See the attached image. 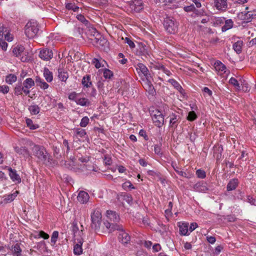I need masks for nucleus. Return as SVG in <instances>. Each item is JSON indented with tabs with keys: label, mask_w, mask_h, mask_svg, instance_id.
Here are the masks:
<instances>
[{
	"label": "nucleus",
	"mask_w": 256,
	"mask_h": 256,
	"mask_svg": "<svg viewBox=\"0 0 256 256\" xmlns=\"http://www.w3.org/2000/svg\"><path fill=\"white\" fill-rule=\"evenodd\" d=\"M215 68L216 70H220L222 72H225V70H226V66L220 62L218 61L214 63Z\"/></svg>",
	"instance_id": "obj_40"
},
{
	"label": "nucleus",
	"mask_w": 256,
	"mask_h": 256,
	"mask_svg": "<svg viewBox=\"0 0 256 256\" xmlns=\"http://www.w3.org/2000/svg\"><path fill=\"white\" fill-rule=\"evenodd\" d=\"M62 146L64 148H66V153L68 154L70 150V148L68 145V141L66 140H64L63 142Z\"/></svg>",
	"instance_id": "obj_57"
},
{
	"label": "nucleus",
	"mask_w": 256,
	"mask_h": 256,
	"mask_svg": "<svg viewBox=\"0 0 256 256\" xmlns=\"http://www.w3.org/2000/svg\"><path fill=\"white\" fill-rule=\"evenodd\" d=\"M124 200L128 204H132L133 198L131 194H125L124 195Z\"/></svg>",
	"instance_id": "obj_48"
},
{
	"label": "nucleus",
	"mask_w": 256,
	"mask_h": 256,
	"mask_svg": "<svg viewBox=\"0 0 256 256\" xmlns=\"http://www.w3.org/2000/svg\"><path fill=\"white\" fill-rule=\"evenodd\" d=\"M197 118V116L194 111L188 112L187 119L190 121H194Z\"/></svg>",
	"instance_id": "obj_47"
},
{
	"label": "nucleus",
	"mask_w": 256,
	"mask_h": 256,
	"mask_svg": "<svg viewBox=\"0 0 256 256\" xmlns=\"http://www.w3.org/2000/svg\"><path fill=\"white\" fill-rule=\"evenodd\" d=\"M250 204L252 205H256L255 202L256 200L254 199L252 197L250 196H247V198L246 200Z\"/></svg>",
	"instance_id": "obj_59"
},
{
	"label": "nucleus",
	"mask_w": 256,
	"mask_h": 256,
	"mask_svg": "<svg viewBox=\"0 0 256 256\" xmlns=\"http://www.w3.org/2000/svg\"><path fill=\"white\" fill-rule=\"evenodd\" d=\"M76 104L83 106H88L90 105V102L87 98H78L76 102Z\"/></svg>",
	"instance_id": "obj_29"
},
{
	"label": "nucleus",
	"mask_w": 256,
	"mask_h": 256,
	"mask_svg": "<svg viewBox=\"0 0 256 256\" xmlns=\"http://www.w3.org/2000/svg\"><path fill=\"white\" fill-rule=\"evenodd\" d=\"M154 152L158 156H161L162 153L161 152V148L160 146L156 144L154 146Z\"/></svg>",
	"instance_id": "obj_56"
},
{
	"label": "nucleus",
	"mask_w": 256,
	"mask_h": 256,
	"mask_svg": "<svg viewBox=\"0 0 256 256\" xmlns=\"http://www.w3.org/2000/svg\"><path fill=\"white\" fill-rule=\"evenodd\" d=\"M23 86L21 84H16L14 88V93L16 96L21 95L22 94Z\"/></svg>",
	"instance_id": "obj_39"
},
{
	"label": "nucleus",
	"mask_w": 256,
	"mask_h": 256,
	"mask_svg": "<svg viewBox=\"0 0 256 256\" xmlns=\"http://www.w3.org/2000/svg\"><path fill=\"white\" fill-rule=\"evenodd\" d=\"M202 91L204 93V94H207L208 96H212V91L207 87H204L203 88Z\"/></svg>",
	"instance_id": "obj_60"
},
{
	"label": "nucleus",
	"mask_w": 256,
	"mask_h": 256,
	"mask_svg": "<svg viewBox=\"0 0 256 256\" xmlns=\"http://www.w3.org/2000/svg\"><path fill=\"white\" fill-rule=\"evenodd\" d=\"M24 48L22 46H17L13 48L12 52L16 57L21 56L22 54L24 52Z\"/></svg>",
	"instance_id": "obj_27"
},
{
	"label": "nucleus",
	"mask_w": 256,
	"mask_h": 256,
	"mask_svg": "<svg viewBox=\"0 0 256 256\" xmlns=\"http://www.w3.org/2000/svg\"><path fill=\"white\" fill-rule=\"evenodd\" d=\"M193 188L195 191L202 192H206L208 190V184L203 181L196 183Z\"/></svg>",
	"instance_id": "obj_14"
},
{
	"label": "nucleus",
	"mask_w": 256,
	"mask_h": 256,
	"mask_svg": "<svg viewBox=\"0 0 256 256\" xmlns=\"http://www.w3.org/2000/svg\"><path fill=\"white\" fill-rule=\"evenodd\" d=\"M39 56L44 60H49L53 57V52L51 50L42 49L40 51Z\"/></svg>",
	"instance_id": "obj_13"
},
{
	"label": "nucleus",
	"mask_w": 256,
	"mask_h": 256,
	"mask_svg": "<svg viewBox=\"0 0 256 256\" xmlns=\"http://www.w3.org/2000/svg\"><path fill=\"white\" fill-rule=\"evenodd\" d=\"M198 226V225L196 222H192L190 224V228H188V230L190 232H192L193 230H194Z\"/></svg>",
	"instance_id": "obj_63"
},
{
	"label": "nucleus",
	"mask_w": 256,
	"mask_h": 256,
	"mask_svg": "<svg viewBox=\"0 0 256 256\" xmlns=\"http://www.w3.org/2000/svg\"><path fill=\"white\" fill-rule=\"evenodd\" d=\"M238 178H233L230 180L226 186L227 190L232 191L234 190L238 186Z\"/></svg>",
	"instance_id": "obj_23"
},
{
	"label": "nucleus",
	"mask_w": 256,
	"mask_h": 256,
	"mask_svg": "<svg viewBox=\"0 0 256 256\" xmlns=\"http://www.w3.org/2000/svg\"><path fill=\"white\" fill-rule=\"evenodd\" d=\"M196 174L198 178H204L206 176V172L200 169L196 170Z\"/></svg>",
	"instance_id": "obj_50"
},
{
	"label": "nucleus",
	"mask_w": 256,
	"mask_h": 256,
	"mask_svg": "<svg viewBox=\"0 0 256 256\" xmlns=\"http://www.w3.org/2000/svg\"><path fill=\"white\" fill-rule=\"evenodd\" d=\"M174 168L176 172L180 176L184 178H188L187 174L184 172L180 170L178 168Z\"/></svg>",
	"instance_id": "obj_55"
},
{
	"label": "nucleus",
	"mask_w": 256,
	"mask_h": 256,
	"mask_svg": "<svg viewBox=\"0 0 256 256\" xmlns=\"http://www.w3.org/2000/svg\"><path fill=\"white\" fill-rule=\"evenodd\" d=\"M195 9L196 8L194 4H191L189 6L184 7V10L187 12H192L195 10Z\"/></svg>",
	"instance_id": "obj_58"
},
{
	"label": "nucleus",
	"mask_w": 256,
	"mask_h": 256,
	"mask_svg": "<svg viewBox=\"0 0 256 256\" xmlns=\"http://www.w3.org/2000/svg\"><path fill=\"white\" fill-rule=\"evenodd\" d=\"M39 30V26L36 21L31 20L25 26V34L29 38H34Z\"/></svg>",
	"instance_id": "obj_4"
},
{
	"label": "nucleus",
	"mask_w": 256,
	"mask_h": 256,
	"mask_svg": "<svg viewBox=\"0 0 256 256\" xmlns=\"http://www.w3.org/2000/svg\"><path fill=\"white\" fill-rule=\"evenodd\" d=\"M224 219L230 222H234L236 220V218L233 215H228Z\"/></svg>",
	"instance_id": "obj_61"
},
{
	"label": "nucleus",
	"mask_w": 256,
	"mask_h": 256,
	"mask_svg": "<svg viewBox=\"0 0 256 256\" xmlns=\"http://www.w3.org/2000/svg\"><path fill=\"white\" fill-rule=\"evenodd\" d=\"M14 150L17 154L22 155L24 158H28L30 156V152L26 147L16 146L14 148Z\"/></svg>",
	"instance_id": "obj_17"
},
{
	"label": "nucleus",
	"mask_w": 256,
	"mask_h": 256,
	"mask_svg": "<svg viewBox=\"0 0 256 256\" xmlns=\"http://www.w3.org/2000/svg\"><path fill=\"white\" fill-rule=\"evenodd\" d=\"M66 8L68 10H72L74 12H78L79 7L76 5L74 2H67L66 4Z\"/></svg>",
	"instance_id": "obj_33"
},
{
	"label": "nucleus",
	"mask_w": 256,
	"mask_h": 256,
	"mask_svg": "<svg viewBox=\"0 0 256 256\" xmlns=\"http://www.w3.org/2000/svg\"><path fill=\"white\" fill-rule=\"evenodd\" d=\"M82 240H80L78 243L74 246V253L76 255H80L82 253Z\"/></svg>",
	"instance_id": "obj_26"
},
{
	"label": "nucleus",
	"mask_w": 256,
	"mask_h": 256,
	"mask_svg": "<svg viewBox=\"0 0 256 256\" xmlns=\"http://www.w3.org/2000/svg\"><path fill=\"white\" fill-rule=\"evenodd\" d=\"M77 19L82 22L86 26H88L90 25V22L88 20L86 19L84 16L82 14H79L76 16Z\"/></svg>",
	"instance_id": "obj_41"
},
{
	"label": "nucleus",
	"mask_w": 256,
	"mask_h": 256,
	"mask_svg": "<svg viewBox=\"0 0 256 256\" xmlns=\"http://www.w3.org/2000/svg\"><path fill=\"white\" fill-rule=\"evenodd\" d=\"M99 38H95L94 40L98 46H101L102 48L104 50L108 46V42L106 39L102 36L100 34H98Z\"/></svg>",
	"instance_id": "obj_15"
},
{
	"label": "nucleus",
	"mask_w": 256,
	"mask_h": 256,
	"mask_svg": "<svg viewBox=\"0 0 256 256\" xmlns=\"http://www.w3.org/2000/svg\"><path fill=\"white\" fill-rule=\"evenodd\" d=\"M26 124L27 126L31 130H36L38 128V124H34L32 120L27 118L26 120Z\"/></svg>",
	"instance_id": "obj_43"
},
{
	"label": "nucleus",
	"mask_w": 256,
	"mask_h": 256,
	"mask_svg": "<svg viewBox=\"0 0 256 256\" xmlns=\"http://www.w3.org/2000/svg\"><path fill=\"white\" fill-rule=\"evenodd\" d=\"M8 174L13 182L16 184H20L21 182V178L19 174L17 173L16 170L12 169L8 167Z\"/></svg>",
	"instance_id": "obj_12"
},
{
	"label": "nucleus",
	"mask_w": 256,
	"mask_h": 256,
	"mask_svg": "<svg viewBox=\"0 0 256 256\" xmlns=\"http://www.w3.org/2000/svg\"><path fill=\"white\" fill-rule=\"evenodd\" d=\"M124 42L128 44L131 48H134L136 46L134 42L128 38H126L124 39Z\"/></svg>",
	"instance_id": "obj_54"
},
{
	"label": "nucleus",
	"mask_w": 256,
	"mask_h": 256,
	"mask_svg": "<svg viewBox=\"0 0 256 256\" xmlns=\"http://www.w3.org/2000/svg\"><path fill=\"white\" fill-rule=\"evenodd\" d=\"M58 231H54L52 232V237H51V242L52 245H54L57 241L58 238Z\"/></svg>",
	"instance_id": "obj_46"
},
{
	"label": "nucleus",
	"mask_w": 256,
	"mask_h": 256,
	"mask_svg": "<svg viewBox=\"0 0 256 256\" xmlns=\"http://www.w3.org/2000/svg\"><path fill=\"white\" fill-rule=\"evenodd\" d=\"M229 82H230V84L233 85L235 87H236L238 88H240V84H239L238 81L234 78H232V77L229 80Z\"/></svg>",
	"instance_id": "obj_51"
},
{
	"label": "nucleus",
	"mask_w": 256,
	"mask_h": 256,
	"mask_svg": "<svg viewBox=\"0 0 256 256\" xmlns=\"http://www.w3.org/2000/svg\"><path fill=\"white\" fill-rule=\"evenodd\" d=\"M9 32H7V28H2V30H0V35L4 36L5 38L8 42H11L13 38L12 36H10L8 35Z\"/></svg>",
	"instance_id": "obj_38"
},
{
	"label": "nucleus",
	"mask_w": 256,
	"mask_h": 256,
	"mask_svg": "<svg viewBox=\"0 0 256 256\" xmlns=\"http://www.w3.org/2000/svg\"><path fill=\"white\" fill-rule=\"evenodd\" d=\"M168 82L170 83L181 94H184V90L176 80L174 79H170L168 80Z\"/></svg>",
	"instance_id": "obj_28"
},
{
	"label": "nucleus",
	"mask_w": 256,
	"mask_h": 256,
	"mask_svg": "<svg viewBox=\"0 0 256 256\" xmlns=\"http://www.w3.org/2000/svg\"><path fill=\"white\" fill-rule=\"evenodd\" d=\"M44 76L48 82H51L53 80L52 73L48 68H44Z\"/></svg>",
	"instance_id": "obj_30"
},
{
	"label": "nucleus",
	"mask_w": 256,
	"mask_h": 256,
	"mask_svg": "<svg viewBox=\"0 0 256 256\" xmlns=\"http://www.w3.org/2000/svg\"><path fill=\"white\" fill-rule=\"evenodd\" d=\"M129 6L132 10L136 12H139L144 9V4L142 0H130Z\"/></svg>",
	"instance_id": "obj_8"
},
{
	"label": "nucleus",
	"mask_w": 256,
	"mask_h": 256,
	"mask_svg": "<svg viewBox=\"0 0 256 256\" xmlns=\"http://www.w3.org/2000/svg\"><path fill=\"white\" fill-rule=\"evenodd\" d=\"M10 90L9 87L6 85L0 86V92L4 94H6Z\"/></svg>",
	"instance_id": "obj_53"
},
{
	"label": "nucleus",
	"mask_w": 256,
	"mask_h": 256,
	"mask_svg": "<svg viewBox=\"0 0 256 256\" xmlns=\"http://www.w3.org/2000/svg\"><path fill=\"white\" fill-rule=\"evenodd\" d=\"M74 132L80 138H84L86 137V130L84 129L80 128H76L74 130Z\"/></svg>",
	"instance_id": "obj_42"
},
{
	"label": "nucleus",
	"mask_w": 256,
	"mask_h": 256,
	"mask_svg": "<svg viewBox=\"0 0 256 256\" xmlns=\"http://www.w3.org/2000/svg\"><path fill=\"white\" fill-rule=\"evenodd\" d=\"M214 6L218 10H225L227 8V0H214Z\"/></svg>",
	"instance_id": "obj_19"
},
{
	"label": "nucleus",
	"mask_w": 256,
	"mask_h": 256,
	"mask_svg": "<svg viewBox=\"0 0 256 256\" xmlns=\"http://www.w3.org/2000/svg\"><path fill=\"white\" fill-rule=\"evenodd\" d=\"M222 151L223 148L220 145H216L214 147V156L216 158L217 160L220 159Z\"/></svg>",
	"instance_id": "obj_21"
},
{
	"label": "nucleus",
	"mask_w": 256,
	"mask_h": 256,
	"mask_svg": "<svg viewBox=\"0 0 256 256\" xmlns=\"http://www.w3.org/2000/svg\"><path fill=\"white\" fill-rule=\"evenodd\" d=\"M89 122V118L88 116H84L82 118L80 122V126L82 127H86Z\"/></svg>",
	"instance_id": "obj_49"
},
{
	"label": "nucleus",
	"mask_w": 256,
	"mask_h": 256,
	"mask_svg": "<svg viewBox=\"0 0 256 256\" xmlns=\"http://www.w3.org/2000/svg\"><path fill=\"white\" fill-rule=\"evenodd\" d=\"M82 84L84 88H91L92 86V83L91 80V76L90 75H86L82 78Z\"/></svg>",
	"instance_id": "obj_22"
},
{
	"label": "nucleus",
	"mask_w": 256,
	"mask_h": 256,
	"mask_svg": "<svg viewBox=\"0 0 256 256\" xmlns=\"http://www.w3.org/2000/svg\"><path fill=\"white\" fill-rule=\"evenodd\" d=\"M119 230L120 231L118 236L119 241L124 244H128L130 239V235L124 230L122 227V230Z\"/></svg>",
	"instance_id": "obj_16"
},
{
	"label": "nucleus",
	"mask_w": 256,
	"mask_h": 256,
	"mask_svg": "<svg viewBox=\"0 0 256 256\" xmlns=\"http://www.w3.org/2000/svg\"><path fill=\"white\" fill-rule=\"evenodd\" d=\"M150 115L154 125L161 128L164 124V116L162 113L158 110L151 112Z\"/></svg>",
	"instance_id": "obj_6"
},
{
	"label": "nucleus",
	"mask_w": 256,
	"mask_h": 256,
	"mask_svg": "<svg viewBox=\"0 0 256 256\" xmlns=\"http://www.w3.org/2000/svg\"><path fill=\"white\" fill-rule=\"evenodd\" d=\"M28 110L30 114L33 115H36L40 112V108L36 104L30 106Z\"/></svg>",
	"instance_id": "obj_35"
},
{
	"label": "nucleus",
	"mask_w": 256,
	"mask_h": 256,
	"mask_svg": "<svg viewBox=\"0 0 256 256\" xmlns=\"http://www.w3.org/2000/svg\"><path fill=\"white\" fill-rule=\"evenodd\" d=\"M242 40H238L233 44V49L237 54H240L242 52Z\"/></svg>",
	"instance_id": "obj_31"
},
{
	"label": "nucleus",
	"mask_w": 256,
	"mask_h": 256,
	"mask_svg": "<svg viewBox=\"0 0 256 256\" xmlns=\"http://www.w3.org/2000/svg\"><path fill=\"white\" fill-rule=\"evenodd\" d=\"M106 216L110 222L106 221L104 222V224L106 228L110 232H112L116 230H122V225L118 224L120 220V216L116 212L108 210Z\"/></svg>",
	"instance_id": "obj_1"
},
{
	"label": "nucleus",
	"mask_w": 256,
	"mask_h": 256,
	"mask_svg": "<svg viewBox=\"0 0 256 256\" xmlns=\"http://www.w3.org/2000/svg\"><path fill=\"white\" fill-rule=\"evenodd\" d=\"M35 82L37 86H40L43 90L47 89L48 88V84L40 76H36L35 80Z\"/></svg>",
	"instance_id": "obj_25"
},
{
	"label": "nucleus",
	"mask_w": 256,
	"mask_h": 256,
	"mask_svg": "<svg viewBox=\"0 0 256 256\" xmlns=\"http://www.w3.org/2000/svg\"><path fill=\"white\" fill-rule=\"evenodd\" d=\"M91 228L95 232L101 234L104 232V225L102 222V214L98 210H95L91 214Z\"/></svg>",
	"instance_id": "obj_2"
},
{
	"label": "nucleus",
	"mask_w": 256,
	"mask_h": 256,
	"mask_svg": "<svg viewBox=\"0 0 256 256\" xmlns=\"http://www.w3.org/2000/svg\"><path fill=\"white\" fill-rule=\"evenodd\" d=\"M238 17L246 22H250L256 18V9L252 10L243 12L238 14Z\"/></svg>",
	"instance_id": "obj_7"
},
{
	"label": "nucleus",
	"mask_w": 256,
	"mask_h": 256,
	"mask_svg": "<svg viewBox=\"0 0 256 256\" xmlns=\"http://www.w3.org/2000/svg\"><path fill=\"white\" fill-rule=\"evenodd\" d=\"M18 193V191L16 190L12 194L4 195L0 198V204L3 205H5L11 202L16 198Z\"/></svg>",
	"instance_id": "obj_10"
},
{
	"label": "nucleus",
	"mask_w": 256,
	"mask_h": 256,
	"mask_svg": "<svg viewBox=\"0 0 256 256\" xmlns=\"http://www.w3.org/2000/svg\"><path fill=\"white\" fill-rule=\"evenodd\" d=\"M122 188L126 190L127 188L130 189H135V188L133 186L132 184L130 181H127L124 182L122 184Z\"/></svg>",
	"instance_id": "obj_52"
},
{
	"label": "nucleus",
	"mask_w": 256,
	"mask_h": 256,
	"mask_svg": "<svg viewBox=\"0 0 256 256\" xmlns=\"http://www.w3.org/2000/svg\"><path fill=\"white\" fill-rule=\"evenodd\" d=\"M35 84L34 81L32 78H28L23 82V86L26 88H31L34 86Z\"/></svg>",
	"instance_id": "obj_36"
},
{
	"label": "nucleus",
	"mask_w": 256,
	"mask_h": 256,
	"mask_svg": "<svg viewBox=\"0 0 256 256\" xmlns=\"http://www.w3.org/2000/svg\"><path fill=\"white\" fill-rule=\"evenodd\" d=\"M180 234L182 236H188L190 234L188 232V224L186 222H179Z\"/></svg>",
	"instance_id": "obj_18"
},
{
	"label": "nucleus",
	"mask_w": 256,
	"mask_h": 256,
	"mask_svg": "<svg viewBox=\"0 0 256 256\" xmlns=\"http://www.w3.org/2000/svg\"><path fill=\"white\" fill-rule=\"evenodd\" d=\"M104 76L106 79H110L113 76V72L110 70L105 68L104 70Z\"/></svg>",
	"instance_id": "obj_45"
},
{
	"label": "nucleus",
	"mask_w": 256,
	"mask_h": 256,
	"mask_svg": "<svg viewBox=\"0 0 256 256\" xmlns=\"http://www.w3.org/2000/svg\"><path fill=\"white\" fill-rule=\"evenodd\" d=\"M152 78H146L143 80L144 83L142 84L143 87L150 94L154 95L156 93V90L154 88L153 85L152 84Z\"/></svg>",
	"instance_id": "obj_11"
},
{
	"label": "nucleus",
	"mask_w": 256,
	"mask_h": 256,
	"mask_svg": "<svg viewBox=\"0 0 256 256\" xmlns=\"http://www.w3.org/2000/svg\"><path fill=\"white\" fill-rule=\"evenodd\" d=\"M92 63L93 64H94L95 67L97 68H98L101 67L100 63L97 58H94L92 60Z\"/></svg>",
	"instance_id": "obj_62"
},
{
	"label": "nucleus",
	"mask_w": 256,
	"mask_h": 256,
	"mask_svg": "<svg viewBox=\"0 0 256 256\" xmlns=\"http://www.w3.org/2000/svg\"><path fill=\"white\" fill-rule=\"evenodd\" d=\"M163 24L165 30L169 34H174L178 30V24L174 18L166 16L164 18Z\"/></svg>",
	"instance_id": "obj_5"
},
{
	"label": "nucleus",
	"mask_w": 256,
	"mask_h": 256,
	"mask_svg": "<svg viewBox=\"0 0 256 256\" xmlns=\"http://www.w3.org/2000/svg\"><path fill=\"white\" fill-rule=\"evenodd\" d=\"M16 76L15 74H8L7 76H6V82L10 84H11L16 82Z\"/></svg>",
	"instance_id": "obj_37"
},
{
	"label": "nucleus",
	"mask_w": 256,
	"mask_h": 256,
	"mask_svg": "<svg viewBox=\"0 0 256 256\" xmlns=\"http://www.w3.org/2000/svg\"><path fill=\"white\" fill-rule=\"evenodd\" d=\"M161 249V246L159 244H156L152 246L153 251L154 252H158Z\"/></svg>",
	"instance_id": "obj_64"
},
{
	"label": "nucleus",
	"mask_w": 256,
	"mask_h": 256,
	"mask_svg": "<svg viewBox=\"0 0 256 256\" xmlns=\"http://www.w3.org/2000/svg\"><path fill=\"white\" fill-rule=\"evenodd\" d=\"M180 118V117L179 116L172 114L170 122V126L172 127L176 128L177 126Z\"/></svg>",
	"instance_id": "obj_32"
},
{
	"label": "nucleus",
	"mask_w": 256,
	"mask_h": 256,
	"mask_svg": "<svg viewBox=\"0 0 256 256\" xmlns=\"http://www.w3.org/2000/svg\"><path fill=\"white\" fill-rule=\"evenodd\" d=\"M80 94L73 92L68 94V98L69 100L74 101L76 102Z\"/></svg>",
	"instance_id": "obj_44"
},
{
	"label": "nucleus",
	"mask_w": 256,
	"mask_h": 256,
	"mask_svg": "<svg viewBox=\"0 0 256 256\" xmlns=\"http://www.w3.org/2000/svg\"><path fill=\"white\" fill-rule=\"evenodd\" d=\"M89 198L88 194L84 191H80L78 196V200L82 204L86 203Z\"/></svg>",
	"instance_id": "obj_20"
},
{
	"label": "nucleus",
	"mask_w": 256,
	"mask_h": 256,
	"mask_svg": "<svg viewBox=\"0 0 256 256\" xmlns=\"http://www.w3.org/2000/svg\"><path fill=\"white\" fill-rule=\"evenodd\" d=\"M32 151L34 156L40 162L46 164L50 163L52 160L44 146L35 144L32 148Z\"/></svg>",
	"instance_id": "obj_3"
},
{
	"label": "nucleus",
	"mask_w": 256,
	"mask_h": 256,
	"mask_svg": "<svg viewBox=\"0 0 256 256\" xmlns=\"http://www.w3.org/2000/svg\"><path fill=\"white\" fill-rule=\"evenodd\" d=\"M136 70L140 76H144V78H152V76L149 72L148 70L144 64L138 63L137 64Z\"/></svg>",
	"instance_id": "obj_9"
},
{
	"label": "nucleus",
	"mask_w": 256,
	"mask_h": 256,
	"mask_svg": "<svg viewBox=\"0 0 256 256\" xmlns=\"http://www.w3.org/2000/svg\"><path fill=\"white\" fill-rule=\"evenodd\" d=\"M233 26V22L231 19L225 20L224 24L222 26V30L225 32Z\"/></svg>",
	"instance_id": "obj_34"
},
{
	"label": "nucleus",
	"mask_w": 256,
	"mask_h": 256,
	"mask_svg": "<svg viewBox=\"0 0 256 256\" xmlns=\"http://www.w3.org/2000/svg\"><path fill=\"white\" fill-rule=\"evenodd\" d=\"M58 76L60 80L62 82H66V80L68 78V74L66 70L64 68H59L58 69Z\"/></svg>",
	"instance_id": "obj_24"
}]
</instances>
